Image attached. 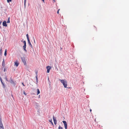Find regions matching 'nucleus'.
Instances as JSON below:
<instances>
[{
    "label": "nucleus",
    "instance_id": "22",
    "mask_svg": "<svg viewBox=\"0 0 129 129\" xmlns=\"http://www.w3.org/2000/svg\"><path fill=\"white\" fill-rule=\"evenodd\" d=\"M23 93L25 94V95H26V93H25L24 91H23Z\"/></svg>",
    "mask_w": 129,
    "mask_h": 129
},
{
    "label": "nucleus",
    "instance_id": "36",
    "mask_svg": "<svg viewBox=\"0 0 129 129\" xmlns=\"http://www.w3.org/2000/svg\"><path fill=\"white\" fill-rule=\"evenodd\" d=\"M1 78L0 77V80H1Z\"/></svg>",
    "mask_w": 129,
    "mask_h": 129
},
{
    "label": "nucleus",
    "instance_id": "24",
    "mask_svg": "<svg viewBox=\"0 0 129 129\" xmlns=\"http://www.w3.org/2000/svg\"><path fill=\"white\" fill-rule=\"evenodd\" d=\"M60 10V9H59V10H58L57 12V13L58 14H59V11Z\"/></svg>",
    "mask_w": 129,
    "mask_h": 129
},
{
    "label": "nucleus",
    "instance_id": "17",
    "mask_svg": "<svg viewBox=\"0 0 129 129\" xmlns=\"http://www.w3.org/2000/svg\"><path fill=\"white\" fill-rule=\"evenodd\" d=\"M26 37L27 39V40H29V38L28 36V34H27L26 35Z\"/></svg>",
    "mask_w": 129,
    "mask_h": 129
},
{
    "label": "nucleus",
    "instance_id": "6",
    "mask_svg": "<svg viewBox=\"0 0 129 129\" xmlns=\"http://www.w3.org/2000/svg\"><path fill=\"white\" fill-rule=\"evenodd\" d=\"M11 81H10V82L12 84H13L14 86L15 85V84L14 81L11 78H10Z\"/></svg>",
    "mask_w": 129,
    "mask_h": 129
},
{
    "label": "nucleus",
    "instance_id": "35",
    "mask_svg": "<svg viewBox=\"0 0 129 129\" xmlns=\"http://www.w3.org/2000/svg\"><path fill=\"white\" fill-rule=\"evenodd\" d=\"M34 42L35 43V39H34Z\"/></svg>",
    "mask_w": 129,
    "mask_h": 129
},
{
    "label": "nucleus",
    "instance_id": "12",
    "mask_svg": "<svg viewBox=\"0 0 129 129\" xmlns=\"http://www.w3.org/2000/svg\"><path fill=\"white\" fill-rule=\"evenodd\" d=\"M37 95H38L40 93V91L39 89H38L37 90Z\"/></svg>",
    "mask_w": 129,
    "mask_h": 129
},
{
    "label": "nucleus",
    "instance_id": "37",
    "mask_svg": "<svg viewBox=\"0 0 129 129\" xmlns=\"http://www.w3.org/2000/svg\"><path fill=\"white\" fill-rule=\"evenodd\" d=\"M6 80H7V79H6Z\"/></svg>",
    "mask_w": 129,
    "mask_h": 129
},
{
    "label": "nucleus",
    "instance_id": "11",
    "mask_svg": "<svg viewBox=\"0 0 129 129\" xmlns=\"http://www.w3.org/2000/svg\"><path fill=\"white\" fill-rule=\"evenodd\" d=\"M102 84L101 83H99L96 85V86L100 87L101 86Z\"/></svg>",
    "mask_w": 129,
    "mask_h": 129
},
{
    "label": "nucleus",
    "instance_id": "19",
    "mask_svg": "<svg viewBox=\"0 0 129 129\" xmlns=\"http://www.w3.org/2000/svg\"><path fill=\"white\" fill-rule=\"evenodd\" d=\"M23 43L24 44V45H26V42L25 41H24L23 42Z\"/></svg>",
    "mask_w": 129,
    "mask_h": 129
},
{
    "label": "nucleus",
    "instance_id": "3",
    "mask_svg": "<svg viewBox=\"0 0 129 129\" xmlns=\"http://www.w3.org/2000/svg\"><path fill=\"white\" fill-rule=\"evenodd\" d=\"M62 122L64 123L65 129H67V125L66 122V121H62Z\"/></svg>",
    "mask_w": 129,
    "mask_h": 129
},
{
    "label": "nucleus",
    "instance_id": "23",
    "mask_svg": "<svg viewBox=\"0 0 129 129\" xmlns=\"http://www.w3.org/2000/svg\"><path fill=\"white\" fill-rule=\"evenodd\" d=\"M49 122H52V120L51 119H49Z\"/></svg>",
    "mask_w": 129,
    "mask_h": 129
},
{
    "label": "nucleus",
    "instance_id": "15",
    "mask_svg": "<svg viewBox=\"0 0 129 129\" xmlns=\"http://www.w3.org/2000/svg\"><path fill=\"white\" fill-rule=\"evenodd\" d=\"M7 49H6L5 51V53H4V55L6 56L7 55Z\"/></svg>",
    "mask_w": 129,
    "mask_h": 129
},
{
    "label": "nucleus",
    "instance_id": "31",
    "mask_svg": "<svg viewBox=\"0 0 129 129\" xmlns=\"http://www.w3.org/2000/svg\"><path fill=\"white\" fill-rule=\"evenodd\" d=\"M42 1L44 2V3L45 2H44V0H42Z\"/></svg>",
    "mask_w": 129,
    "mask_h": 129
},
{
    "label": "nucleus",
    "instance_id": "27",
    "mask_svg": "<svg viewBox=\"0 0 129 129\" xmlns=\"http://www.w3.org/2000/svg\"><path fill=\"white\" fill-rule=\"evenodd\" d=\"M51 124H52L53 126V125H53V122H51Z\"/></svg>",
    "mask_w": 129,
    "mask_h": 129
},
{
    "label": "nucleus",
    "instance_id": "21",
    "mask_svg": "<svg viewBox=\"0 0 129 129\" xmlns=\"http://www.w3.org/2000/svg\"><path fill=\"white\" fill-rule=\"evenodd\" d=\"M58 129H63V128L60 126H59V127Z\"/></svg>",
    "mask_w": 129,
    "mask_h": 129
},
{
    "label": "nucleus",
    "instance_id": "8",
    "mask_svg": "<svg viewBox=\"0 0 129 129\" xmlns=\"http://www.w3.org/2000/svg\"><path fill=\"white\" fill-rule=\"evenodd\" d=\"M19 64V63L17 61H15L14 62V65L16 66V67H17L18 66Z\"/></svg>",
    "mask_w": 129,
    "mask_h": 129
},
{
    "label": "nucleus",
    "instance_id": "20",
    "mask_svg": "<svg viewBox=\"0 0 129 129\" xmlns=\"http://www.w3.org/2000/svg\"><path fill=\"white\" fill-rule=\"evenodd\" d=\"M7 2L9 3L10 2H12V0H7Z\"/></svg>",
    "mask_w": 129,
    "mask_h": 129
},
{
    "label": "nucleus",
    "instance_id": "18",
    "mask_svg": "<svg viewBox=\"0 0 129 129\" xmlns=\"http://www.w3.org/2000/svg\"><path fill=\"white\" fill-rule=\"evenodd\" d=\"M36 81H37V83H38V78H37V75H36Z\"/></svg>",
    "mask_w": 129,
    "mask_h": 129
},
{
    "label": "nucleus",
    "instance_id": "34",
    "mask_svg": "<svg viewBox=\"0 0 129 129\" xmlns=\"http://www.w3.org/2000/svg\"><path fill=\"white\" fill-rule=\"evenodd\" d=\"M2 23V21H0V23Z\"/></svg>",
    "mask_w": 129,
    "mask_h": 129
},
{
    "label": "nucleus",
    "instance_id": "30",
    "mask_svg": "<svg viewBox=\"0 0 129 129\" xmlns=\"http://www.w3.org/2000/svg\"><path fill=\"white\" fill-rule=\"evenodd\" d=\"M36 74H37V73H38L37 72H36Z\"/></svg>",
    "mask_w": 129,
    "mask_h": 129
},
{
    "label": "nucleus",
    "instance_id": "29",
    "mask_svg": "<svg viewBox=\"0 0 129 129\" xmlns=\"http://www.w3.org/2000/svg\"><path fill=\"white\" fill-rule=\"evenodd\" d=\"M6 71V69H4V72H5Z\"/></svg>",
    "mask_w": 129,
    "mask_h": 129
},
{
    "label": "nucleus",
    "instance_id": "32",
    "mask_svg": "<svg viewBox=\"0 0 129 129\" xmlns=\"http://www.w3.org/2000/svg\"><path fill=\"white\" fill-rule=\"evenodd\" d=\"M91 111H92L91 110V109H90V112H91Z\"/></svg>",
    "mask_w": 129,
    "mask_h": 129
},
{
    "label": "nucleus",
    "instance_id": "28",
    "mask_svg": "<svg viewBox=\"0 0 129 129\" xmlns=\"http://www.w3.org/2000/svg\"><path fill=\"white\" fill-rule=\"evenodd\" d=\"M22 84L24 86H25V85H24L23 83V82L22 83Z\"/></svg>",
    "mask_w": 129,
    "mask_h": 129
},
{
    "label": "nucleus",
    "instance_id": "25",
    "mask_svg": "<svg viewBox=\"0 0 129 129\" xmlns=\"http://www.w3.org/2000/svg\"><path fill=\"white\" fill-rule=\"evenodd\" d=\"M26 0H24V5L25 6V3Z\"/></svg>",
    "mask_w": 129,
    "mask_h": 129
},
{
    "label": "nucleus",
    "instance_id": "1",
    "mask_svg": "<svg viewBox=\"0 0 129 129\" xmlns=\"http://www.w3.org/2000/svg\"><path fill=\"white\" fill-rule=\"evenodd\" d=\"M59 80L63 84L64 87L65 88H67V82L66 80L65 79H59Z\"/></svg>",
    "mask_w": 129,
    "mask_h": 129
},
{
    "label": "nucleus",
    "instance_id": "4",
    "mask_svg": "<svg viewBox=\"0 0 129 129\" xmlns=\"http://www.w3.org/2000/svg\"><path fill=\"white\" fill-rule=\"evenodd\" d=\"M53 117L54 124L55 125H56L57 124V121L56 120V118L55 117H54V115L53 116Z\"/></svg>",
    "mask_w": 129,
    "mask_h": 129
},
{
    "label": "nucleus",
    "instance_id": "7",
    "mask_svg": "<svg viewBox=\"0 0 129 129\" xmlns=\"http://www.w3.org/2000/svg\"><path fill=\"white\" fill-rule=\"evenodd\" d=\"M3 25L5 26H7V25L6 24V21H3Z\"/></svg>",
    "mask_w": 129,
    "mask_h": 129
},
{
    "label": "nucleus",
    "instance_id": "10",
    "mask_svg": "<svg viewBox=\"0 0 129 129\" xmlns=\"http://www.w3.org/2000/svg\"><path fill=\"white\" fill-rule=\"evenodd\" d=\"M26 45H24L23 46V48L24 49V50L26 52H27V51L26 49Z\"/></svg>",
    "mask_w": 129,
    "mask_h": 129
},
{
    "label": "nucleus",
    "instance_id": "14",
    "mask_svg": "<svg viewBox=\"0 0 129 129\" xmlns=\"http://www.w3.org/2000/svg\"><path fill=\"white\" fill-rule=\"evenodd\" d=\"M10 17H9L8 19V20L7 22V23H10Z\"/></svg>",
    "mask_w": 129,
    "mask_h": 129
},
{
    "label": "nucleus",
    "instance_id": "9",
    "mask_svg": "<svg viewBox=\"0 0 129 129\" xmlns=\"http://www.w3.org/2000/svg\"><path fill=\"white\" fill-rule=\"evenodd\" d=\"M28 43L29 45V46H30V47L31 48H33V46H32V45L31 44V43H30V40H28Z\"/></svg>",
    "mask_w": 129,
    "mask_h": 129
},
{
    "label": "nucleus",
    "instance_id": "2",
    "mask_svg": "<svg viewBox=\"0 0 129 129\" xmlns=\"http://www.w3.org/2000/svg\"><path fill=\"white\" fill-rule=\"evenodd\" d=\"M51 68V67L50 66H47L46 67V68L47 70V73H49L50 70Z\"/></svg>",
    "mask_w": 129,
    "mask_h": 129
},
{
    "label": "nucleus",
    "instance_id": "16",
    "mask_svg": "<svg viewBox=\"0 0 129 129\" xmlns=\"http://www.w3.org/2000/svg\"><path fill=\"white\" fill-rule=\"evenodd\" d=\"M22 61H23V62L24 63V65H25L26 64V63L25 60H22Z\"/></svg>",
    "mask_w": 129,
    "mask_h": 129
},
{
    "label": "nucleus",
    "instance_id": "26",
    "mask_svg": "<svg viewBox=\"0 0 129 129\" xmlns=\"http://www.w3.org/2000/svg\"><path fill=\"white\" fill-rule=\"evenodd\" d=\"M1 82L2 83L3 85H4V84H3V82H2V79H1Z\"/></svg>",
    "mask_w": 129,
    "mask_h": 129
},
{
    "label": "nucleus",
    "instance_id": "5",
    "mask_svg": "<svg viewBox=\"0 0 129 129\" xmlns=\"http://www.w3.org/2000/svg\"><path fill=\"white\" fill-rule=\"evenodd\" d=\"M0 129H4L1 121L0 122Z\"/></svg>",
    "mask_w": 129,
    "mask_h": 129
},
{
    "label": "nucleus",
    "instance_id": "33",
    "mask_svg": "<svg viewBox=\"0 0 129 129\" xmlns=\"http://www.w3.org/2000/svg\"><path fill=\"white\" fill-rule=\"evenodd\" d=\"M53 1H54V2H55V0H53Z\"/></svg>",
    "mask_w": 129,
    "mask_h": 129
},
{
    "label": "nucleus",
    "instance_id": "13",
    "mask_svg": "<svg viewBox=\"0 0 129 129\" xmlns=\"http://www.w3.org/2000/svg\"><path fill=\"white\" fill-rule=\"evenodd\" d=\"M5 65V62L4 61V59H3V61L2 62V66H4Z\"/></svg>",
    "mask_w": 129,
    "mask_h": 129
}]
</instances>
